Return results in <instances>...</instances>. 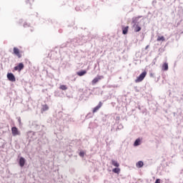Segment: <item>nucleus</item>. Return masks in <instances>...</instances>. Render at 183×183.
Here are the masks:
<instances>
[{
  "mask_svg": "<svg viewBox=\"0 0 183 183\" xmlns=\"http://www.w3.org/2000/svg\"><path fill=\"white\" fill-rule=\"evenodd\" d=\"M86 74V70H82L81 71H78L76 73V75H78L79 76H84V75H85Z\"/></svg>",
  "mask_w": 183,
  "mask_h": 183,
  "instance_id": "nucleus-12",
  "label": "nucleus"
},
{
  "mask_svg": "<svg viewBox=\"0 0 183 183\" xmlns=\"http://www.w3.org/2000/svg\"><path fill=\"white\" fill-rule=\"evenodd\" d=\"M150 76H154V74L151 73Z\"/></svg>",
  "mask_w": 183,
  "mask_h": 183,
  "instance_id": "nucleus-23",
  "label": "nucleus"
},
{
  "mask_svg": "<svg viewBox=\"0 0 183 183\" xmlns=\"http://www.w3.org/2000/svg\"><path fill=\"white\" fill-rule=\"evenodd\" d=\"M112 172H114V174H119V173L121 172V169L117 167L112 169Z\"/></svg>",
  "mask_w": 183,
  "mask_h": 183,
  "instance_id": "nucleus-15",
  "label": "nucleus"
},
{
  "mask_svg": "<svg viewBox=\"0 0 183 183\" xmlns=\"http://www.w3.org/2000/svg\"><path fill=\"white\" fill-rule=\"evenodd\" d=\"M19 165H20V167H21V168L23 167H24V165H25V158L21 157L19 159Z\"/></svg>",
  "mask_w": 183,
  "mask_h": 183,
  "instance_id": "nucleus-10",
  "label": "nucleus"
},
{
  "mask_svg": "<svg viewBox=\"0 0 183 183\" xmlns=\"http://www.w3.org/2000/svg\"><path fill=\"white\" fill-rule=\"evenodd\" d=\"M133 22L134 24L133 25L134 32H139V31H141V26H139V24L135 23V21H133Z\"/></svg>",
  "mask_w": 183,
  "mask_h": 183,
  "instance_id": "nucleus-7",
  "label": "nucleus"
},
{
  "mask_svg": "<svg viewBox=\"0 0 183 183\" xmlns=\"http://www.w3.org/2000/svg\"><path fill=\"white\" fill-rule=\"evenodd\" d=\"M122 29V34L124 35H127V34H128V29H129V26H123Z\"/></svg>",
  "mask_w": 183,
  "mask_h": 183,
  "instance_id": "nucleus-9",
  "label": "nucleus"
},
{
  "mask_svg": "<svg viewBox=\"0 0 183 183\" xmlns=\"http://www.w3.org/2000/svg\"><path fill=\"white\" fill-rule=\"evenodd\" d=\"M48 109H49V107H48L46 104H44L42 106L41 112H45V111H48Z\"/></svg>",
  "mask_w": 183,
  "mask_h": 183,
  "instance_id": "nucleus-14",
  "label": "nucleus"
},
{
  "mask_svg": "<svg viewBox=\"0 0 183 183\" xmlns=\"http://www.w3.org/2000/svg\"><path fill=\"white\" fill-rule=\"evenodd\" d=\"M136 19H139V17H136Z\"/></svg>",
  "mask_w": 183,
  "mask_h": 183,
  "instance_id": "nucleus-25",
  "label": "nucleus"
},
{
  "mask_svg": "<svg viewBox=\"0 0 183 183\" xmlns=\"http://www.w3.org/2000/svg\"><path fill=\"white\" fill-rule=\"evenodd\" d=\"M149 47V46H147L145 49H148Z\"/></svg>",
  "mask_w": 183,
  "mask_h": 183,
  "instance_id": "nucleus-24",
  "label": "nucleus"
},
{
  "mask_svg": "<svg viewBox=\"0 0 183 183\" xmlns=\"http://www.w3.org/2000/svg\"><path fill=\"white\" fill-rule=\"evenodd\" d=\"M141 142V140L139 139H136V141L134 142V147H138V145H139V143Z\"/></svg>",
  "mask_w": 183,
  "mask_h": 183,
  "instance_id": "nucleus-18",
  "label": "nucleus"
},
{
  "mask_svg": "<svg viewBox=\"0 0 183 183\" xmlns=\"http://www.w3.org/2000/svg\"><path fill=\"white\" fill-rule=\"evenodd\" d=\"M154 183H161V179H157Z\"/></svg>",
  "mask_w": 183,
  "mask_h": 183,
  "instance_id": "nucleus-22",
  "label": "nucleus"
},
{
  "mask_svg": "<svg viewBox=\"0 0 183 183\" xmlns=\"http://www.w3.org/2000/svg\"><path fill=\"white\" fill-rule=\"evenodd\" d=\"M24 66L22 63H19L18 66H14V71H19V72H21L22 69H24Z\"/></svg>",
  "mask_w": 183,
  "mask_h": 183,
  "instance_id": "nucleus-4",
  "label": "nucleus"
},
{
  "mask_svg": "<svg viewBox=\"0 0 183 183\" xmlns=\"http://www.w3.org/2000/svg\"><path fill=\"white\" fill-rule=\"evenodd\" d=\"M102 107V103L99 102V104L93 109V114H95Z\"/></svg>",
  "mask_w": 183,
  "mask_h": 183,
  "instance_id": "nucleus-8",
  "label": "nucleus"
},
{
  "mask_svg": "<svg viewBox=\"0 0 183 183\" xmlns=\"http://www.w3.org/2000/svg\"><path fill=\"white\" fill-rule=\"evenodd\" d=\"M147 76V71H143L135 80L136 83L138 82H142V81H144V79H145V77Z\"/></svg>",
  "mask_w": 183,
  "mask_h": 183,
  "instance_id": "nucleus-1",
  "label": "nucleus"
},
{
  "mask_svg": "<svg viewBox=\"0 0 183 183\" xmlns=\"http://www.w3.org/2000/svg\"><path fill=\"white\" fill-rule=\"evenodd\" d=\"M11 134L14 137H16V135H19L20 133L18 128L14 127L11 128Z\"/></svg>",
  "mask_w": 183,
  "mask_h": 183,
  "instance_id": "nucleus-6",
  "label": "nucleus"
},
{
  "mask_svg": "<svg viewBox=\"0 0 183 183\" xmlns=\"http://www.w3.org/2000/svg\"><path fill=\"white\" fill-rule=\"evenodd\" d=\"M79 156H80V157H85V152H83V151L80 152H79Z\"/></svg>",
  "mask_w": 183,
  "mask_h": 183,
  "instance_id": "nucleus-21",
  "label": "nucleus"
},
{
  "mask_svg": "<svg viewBox=\"0 0 183 183\" xmlns=\"http://www.w3.org/2000/svg\"><path fill=\"white\" fill-rule=\"evenodd\" d=\"M163 71H168V63H164L162 65Z\"/></svg>",
  "mask_w": 183,
  "mask_h": 183,
  "instance_id": "nucleus-17",
  "label": "nucleus"
},
{
  "mask_svg": "<svg viewBox=\"0 0 183 183\" xmlns=\"http://www.w3.org/2000/svg\"><path fill=\"white\" fill-rule=\"evenodd\" d=\"M7 79H9V81H11V82H15V81H16L15 76L12 73L7 74Z\"/></svg>",
  "mask_w": 183,
  "mask_h": 183,
  "instance_id": "nucleus-2",
  "label": "nucleus"
},
{
  "mask_svg": "<svg viewBox=\"0 0 183 183\" xmlns=\"http://www.w3.org/2000/svg\"><path fill=\"white\" fill-rule=\"evenodd\" d=\"M34 0H27L26 4H29L30 5H32L34 4Z\"/></svg>",
  "mask_w": 183,
  "mask_h": 183,
  "instance_id": "nucleus-20",
  "label": "nucleus"
},
{
  "mask_svg": "<svg viewBox=\"0 0 183 183\" xmlns=\"http://www.w3.org/2000/svg\"><path fill=\"white\" fill-rule=\"evenodd\" d=\"M103 78H104L103 76H97V77H95V78L92 81V85H95V84H97L98 81H101V79H102Z\"/></svg>",
  "mask_w": 183,
  "mask_h": 183,
  "instance_id": "nucleus-5",
  "label": "nucleus"
},
{
  "mask_svg": "<svg viewBox=\"0 0 183 183\" xmlns=\"http://www.w3.org/2000/svg\"><path fill=\"white\" fill-rule=\"evenodd\" d=\"M157 41H158V42H159L160 41H162V42H164V41H165V37H164V36H159L158 37H157Z\"/></svg>",
  "mask_w": 183,
  "mask_h": 183,
  "instance_id": "nucleus-16",
  "label": "nucleus"
},
{
  "mask_svg": "<svg viewBox=\"0 0 183 183\" xmlns=\"http://www.w3.org/2000/svg\"><path fill=\"white\" fill-rule=\"evenodd\" d=\"M59 88L62 91H66V89H68V87H66V86H65V85H61Z\"/></svg>",
  "mask_w": 183,
  "mask_h": 183,
  "instance_id": "nucleus-19",
  "label": "nucleus"
},
{
  "mask_svg": "<svg viewBox=\"0 0 183 183\" xmlns=\"http://www.w3.org/2000/svg\"><path fill=\"white\" fill-rule=\"evenodd\" d=\"M112 165H113V167H116V168H119V163H118L117 160L112 159Z\"/></svg>",
  "mask_w": 183,
  "mask_h": 183,
  "instance_id": "nucleus-11",
  "label": "nucleus"
},
{
  "mask_svg": "<svg viewBox=\"0 0 183 183\" xmlns=\"http://www.w3.org/2000/svg\"><path fill=\"white\" fill-rule=\"evenodd\" d=\"M137 168H142L144 167V162L139 161L136 164Z\"/></svg>",
  "mask_w": 183,
  "mask_h": 183,
  "instance_id": "nucleus-13",
  "label": "nucleus"
},
{
  "mask_svg": "<svg viewBox=\"0 0 183 183\" xmlns=\"http://www.w3.org/2000/svg\"><path fill=\"white\" fill-rule=\"evenodd\" d=\"M13 51H14V54L16 55L18 58H22V54H21V52L19 51V49L14 47L13 49Z\"/></svg>",
  "mask_w": 183,
  "mask_h": 183,
  "instance_id": "nucleus-3",
  "label": "nucleus"
}]
</instances>
